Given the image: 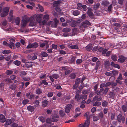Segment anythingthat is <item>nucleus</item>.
I'll return each mask as SVG.
<instances>
[{"mask_svg":"<svg viewBox=\"0 0 127 127\" xmlns=\"http://www.w3.org/2000/svg\"><path fill=\"white\" fill-rule=\"evenodd\" d=\"M27 19L28 22L35 21V22H38L40 24V14H35Z\"/></svg>","mask_w":127,"mask_h":127,"instance_id":"nucleus-1","label":"nucleus"},{"mask_svg":"<svg viewBox=\"0 0 127 127\" xmlns=\"http://www.w3.org/2000/svg\"><path fill=\"white\" fill-rule=\"evenodd\" d=\"M92 115H88L86 117L87 118V120H86L84 123V124H81L79 125V127H88L90 124V121L89 120L90 117L91 116H92Z\"/></svg>","mask_w":127,"mask_h":127,"instance_id":"nucleus-2","label":"nucleus"},{"mask_svg":"<svg viewBox=\"0 0 127 127\" xmlns=\"http://www.w3.org/2000/svg\"><path fill=\"white\" fill-rule=\"evenodd\" d=\"M53 21L54 22L52 21L49 22L48 23V25H51V27L52 28H56L59 21L56 18L54 19Z\"/></svg>","mask_w":127,"mask_h":127,"instance_id":"nucleus-3","label":"nucleus"},{"mask_svg":"<svg viewBox=\"0 0 127 127\" xmlns=\"http://www.w3.org/2000/svg\"><path fill=\"white\" fill-rule=\"evenodd\" d=\"M38 46V43L36 42H34L32 43H30L26 47L27 49L32 48H36Z\"/></svg>","mask_w":127,"mask_h":127,"instance_id":"nucleus-4","label":"nucleus"},{"mask_svg":"<svg viewBox=\"0 0 127 127\" xmlns=\"http://www.w3.org/2000/svg\"><path fill=\"white\" fill-rule=\"evenodd\" d=\"M117 120L119 122L122 121V122L124 123L125 121V118L124 116H123L121 114H119L118 115L117 117Z\"/></svg>","mask_w":127,"mask_h":127,"instance_id":"nucleus-5","label":"nucleus"},{"mask_svg":"<svg viewBox=\"0 0 127 127\" xmlns=\"http://www.w3.org/2000/svg\"><path fill=\"white\" fill-rule=\"evenodd\" d=\"M87 14L89 17L92 18H93L94 16V14L92 12V9L91 8L88 9L87 11Z\"/></svg>","mask_w":127,"mask_h":127,"instance_id":"nucleus-6","label":"nucleus"},{"mask_svg":"<svg viewBox=\"0 0 127 127\" xmlns=\"http://www.w3.org/2000/svg\"><path fill=\"white\" fill-rule=\"evenodd\" d=\"M28 21L27 19L26 20L24 19L21 22V26L22 28H24L26 26L27 24Z\"/></svg>","mask_w":127,"mask_h":127,"instance_id":"nucleus-7","label":"nucleus"},{"mask_svg":"<svg viewBox=\"0 0 127 127\" xmlns=\"http://www.w3.org/2000/svg\"><path fill=\"white\" fill-rule=\"evenodd\" d=\"M72 106V105L70 104H68L66 105L65 109V111L66 113H68L69 112Z\"/></svg>","mask_w":127,"mask_h":127,"instance_id":"nucleus-8","label":"nucleus"},{"mask_svg":"<svg viewBox=\"0 0 127 127\" xmlns=\"http://www.w3.org/2000/svg\"><path fill=\"white\" fill-rule=\"evenodd\" d=\"M121 108L124 112H127V102L124 104V105H122Z\"/></svg>","mask_w":127,"mask_h":127,"instance_id":"nucleus-9","label":"nucleus"},{"mask_svg":"<svg viewBox=\"0 0 127 127\" xmlns=\"http://www.w3.org/2000/svg\"><path fill=\"white\" fill-rule=\"evenodd\" d=\"M109 3L107 0H103L101 2V4L104 7H106L108 6Z\"/></svg>","mask_w":127,"mask_h":127,"instance_id":"nucleus-10","label":"nucleus"},{"mask_svg":"<svg viewBox=\"0 0 127 127\" xmlns=\"http://www.w3.org/2000/svg\"><path fill=\"white\" fill-rule=\"evenodd\" d=\"M59 116L58 115H55L53 116L52 118H51L52 122H56L58 121V120L56 118H58Z\"/></svg>","mask_w":127,"mask_h":127,"instance_id":"nucleus-11","label":"nucleus"},{"mask_svg":"<svg viewBox=\"0 0 127 127\" xmlns=\"http://www.w3.org/2000/svg\"><path fill=\"white\" fill-rule=\"evenodd\" d=\"M6 120L4 115L2 114L0 115V121L2 123L4 122Z\"/></svg>","mask_w":127,"mask_h":127,"instance_id":"nucleus-12","label":"nucleus"},{"mask_svg":"<svg viewBox=\"0 0 127 127\" xmlns=\"http://www.w3.org/2000/svg\"><path fill=\"white\" fill-rule=\"evenodd\" d=\"M86 25H88V26H90L91 25V23L88 20H86L82 24V26L83 27H87Z\"/></svg>","mask_w":127,"mask_h":127,"instance_id":"nucleus-13","label":"nucleus"},{"mask_svg":"<svg viewBox=\"0 0 127 127\" xmlns=\"http://www.w3.org/2000/svg\"><path fill=\"white\" fill-rule=\"evenodd\" d=\"M48 103V102L47 100H44L42 102V106L44 107H45L47 106Z\"/></svg>","mask_w":127,"mask_h":127,"instance_id":"nucleus-14","label":"nucleus"},{"mask_svg":"<svg viewBox=\"0 0 127 127\" xmlns=\"http://www.w3.org/2000/svg\"><path fill=\"white\" fill-rule=\"evenodd\" d=\"M121 57H120V58L118 60V61L120 63H123L124 62L127 58L124 56H121Z\"/></svg>","mask_w":127,"mask_h":127,"instance_id":"nucleus-15","label":"nucleus"},{"mask_svg":"<svg viewBox=\"0 0 127 127\" xmlns=\"http://www.w3.org/2000/svg\"><path fill=\"white\" fill-rule=\"evenodd\" d=\"M62 68L63 70L65 71V75H67L70 73V70L66 68L65 67H63Z\"/></svg>","mask_w":127,"mask_h":127,"instance_id":"nucleus-16","label":"nucleus"},{"mask_svg":"<svg viewBox=\"0 0 127 127\" xmlns=\"http://www.w3.org/2000/svg\"><path fill=\"white\" fill-rule=\"evenodd\" d=\"M42 14H40V25H48V23H47V20L44 19L42 21V22H41V17H40L41 15Z\"/></svg>","mask_w":127,"mask_h":127,"instance_id":"nucleus-17","label":"nucleus"},{"mask_svg":"<svg viewBox=\"0 0 127 127\" xmlns=\"http://www.w3.org/2000/svg\"><path fill=\"white\" fill-rule=\"evenodd\" d=\"M9 47L11 48H13V49H15L16 48L15 46V44L14 43L11 42L10 44H8V45Z\"/></svg>","mask_w":127,"mask_h":127,"instance_id":"nucleus-18","label":"nucleus"},{"mask_svg":"<svg viewBox=\"0 0 127 127\" xmlns=\"http://www.w3.org/2000/svg\"><path fill=\"white\" fill-rule=\"evenodd\" d=\"M27 108L28 110L32 112L34 110V106L29 105L27 106Z\"/></svg>","mask_w":127,"mask_h":127,"instance_id":"nucleus-19","label":"nucleus"},{"mask_svg":"<svg viewBox=\"0 0 127 127\" xmlns=\"http://www.w3.org/2000/svg\"><path fill=\"white\" fill-rule=\"evenodd\" d=\"M75 98L77 101H79L81 100L82 98L81 95L80 96L79 95H76L75 97Z\"/></svg>","mask_w":127,"mask_h":127,"instance_id":"nucleus-20","label":"nucleus"},{"mask_svg":"<svg viewBox=\"0 0 127 127\" xmlns=\"http://www.w3.org/2000/svg\"><path fill=\"white\" fill-rule=\"evenodd\" d=\"M25 66L27 68L31 67L32 66V62H26Z\"/></svg>","mask_w":127,"mask_h":127,"instance_id":"nucleus-21","label":"nucleus"},{"mask_svg":"<svg viewBox=\"0 0 127 127\" xmlns=\"http://www.w3.org/2000/svg\"><path fill=\"white\" fill-rule=\"evenodd\" d=\"M100 62L99 61H97L96 62V65L95 68V69L97 70L99 67L100 65Z\"/></svg>","mask_w":127,"mask_h":127,"instance_id":"nucleus-22","label":"nucleus"},{"mask_svg":"<svg viewBox=\"0 0 127 127\" xmlns=\"http://www.w3.org/2000/svg\"><path fill=\"white\" fill-rule=\"evenodd\" d=\"M20 21V19L19 17H17L15 19V22L16 24L17 25L19 24Z\"/></svg>","mask_w":127,"mask_h":127,"instance_id":"nucleus-23","label":"nucleus"},{"mask_svg":"<svg viewBox=\"0 0 127 127\" xmlns=\"http://www.w3.org/2000/svg\"><path fill=\"white\" fill-rule=\"evenodd\" d=\"M71 29L70 28H64L63 30V31L64 32H68L70 31Z\"/></svg>","mask_w":127,"mask_h":127,"instance_id":"nucleus-24","label":"nucleus"},{"mask_svg":"<svg viewBox=\"0 0 127 127\" xmlns=\"http://www.w3.org/2000/svg\"><path fill=\"white\" fill-rule=\"evenodd\" d=\"M30 23L29 24V25L30 26H35L36 24V23H38V22H36L35 21H30Z\"/></svg>","mask_w":127,"mask_h":127,"instance_id":"nucleus-25","label":"nucleus"},{"mask_svg":"<svg viewBox=\"0 0 127 127\" xmlns=\"http://www.w3.org/2000/svg\"><path fill=\"white\" fill-rule=\"evenodd\" d=\"M122 47V46H121L120 43H117V44L114 46V49H116L117 48H120Z\"/></svg>","mask_w":127,"mask_h":127,"instance_id":"nucleus-26","label":"nucleus"},{"mask_svg":"<svg viewBox=\"0 0 127 127\" xmlns=\"http://www.w3.org/2000/svg\"><path fill=\"white\" fill-rule=\"evenodd\" d=\"M80 14V11L78 10H76L73 11V15L77 16L78 15Z\"/></svg>","mask_w":127,"mask_h":127,"instance_id":"nucleus-27","label":"nucleus"},{"mask_svg":"<svg viewBox=\"0 0 127 127\" xmlns=\"http://www.w3.org/2000/svg\"><path fill=\"white\" fill-rule=\"evenodd\" d=\"M42 84H44L45 85H47L48 84V83L46 82V80H43L41 82L40 81V85Z\"/></svg>","mask_w":127,"mask_h":127,"instance_id":"nucleus-28","label":"nucleus"},{"mask_svg":"<svg viewBox=\"0 0 127 127\" xmlns=\"http://www.w3.org/2000/svg\"><path fill=\"white\" fill-rule=\"evenodd\" d=\"M9 9V7H6L3 8V11L5 12V13H7V14H8Z\"/></svg>","mask_w":127,"mask_h":127,"instance_id":"nucleus-29","label":"nucleus"},{"mask_svg":"<svg viewBox=\"0 0 127 127\" xmlns=\"http://www.w3.org/2000/svg\"><path fill=\"white\" fill-rule=\"evenodd\" d=\"M75 57H73L71 58L70 60H69L68 61V62L72 63H73L75 60Z\"/></svg>","mask_w":127,"mask_h":127,"instance_id":"nucleus-30","label":"nucleus"},{"mask_svg":"<svg viewBox=\"0 0 127 127\" xmlns=\"http://www.w3.org/2000/svg\"><path fill=\"white\" fill-rule=\"evenodd\" d=\"M100 6V4L99 3H97L95 5H93V8L95 10H96L99 6Z\"/></svg>","mask_w":127,"mask_h":127,"instance_id":"nucleus-31","label":"nucleus"},{"mask_svg":"<svg viewBox=\"0 0 127 127\" xmlns=\"http://www.w3.org/2000/svg\"><path fill=\"white\" fill-rule=\"evenodd\" d=\"M11 52L10 50H5L2 51V53L3 54H6L10 53Z\"/></svg>","mask_w":127,"mask_h":127,"instance_id":"nucleus-32","label":"nucleus"},{"mask_svg":"<svg viewBox=\"0 0 127 127\" xmlns=\"http://www.w3.org/2000/svg\"><path fill=\"white\" fill-rule=\"evenodd\" d=\"M70 47L72 49H78L79 48L77 45H71Z\"/></svg>","mask_w":127,"mask_h":127,"instance_id":"nucleus-33","label":"nucleus"},{"mask_svg":"<svg viewBox=\"0 0 127 127\" xmlns=\"http://www.w3.org/2000/svg\"><path fill=\"white\" fill-rule=\"evenodd\" d=\"M77 22L76 21H72L70 24L71 26L73 27H75L76 24Z\"/></svg>","mask_w":127,"mask_h":127,"instance_id":"nucleus-34","label":"nucleus"},{"mask_svg":"<svg viewBox=\"0 0 127 127\" xmlns=\"http://www.w3.org/2000/svg\"><path fill=\"white\" fill-rule=\"evenodd\" d=\"M11 120L10 119H7L6 122V124L7 125H10L11 123Z\"/></svg>","mask_w":127,"mask_h":127,"instance_id":"nucleus-35","label":"nucleus"},{"mask_svg":"<svg viewBox=\"0 0 127 127\" xmlns=\"http://www.w3.org/2000/svg\"><path fill=\"white\" fill-rule=\"evenodd\" d=\"M109 89V88L108 87L104 89V91L103 92V94L106 95L107 93V92L108 91Z\"/></svg>","mask_w":127,"mask_h":127,"instance_id":"nucleus-36","label":"nucleus"},{"mask_svg":"<svg viewBox=\"0 0 127 127\" xmlns=\"http://www.w3.org/2000/svg\"><path fill=\"white\" fill-rule=\"evenodd\" d=\"M13 63L16 65L19 66L20 64L21 63L20 61L16 60L13 62Z\"/></svg>","mask_w":127,"mask_h":127,"instance_id":"nucleus-37","label":"nucleus"},{"mask_svg":"<svg viewBox=\"0 0 127 127\" xmlns=\"http://www.w3.org/2000/svg\"><path fill=\"white\" fill-rule=\"evenodd\" d=\"M60 0L55 1L54 2V4H53V5L55 7L57 5V4H60Z\"/></svg>","mask_w":127,"mask_h":127,"instance_id":"nucleus-38","label":"nucleus"},{"mask_svg":"<svg viewBox=\"0 0 127 127\" xmlns=\"http://www.w3.org/2000/svg\"><path fill=\"white\" fill-rule=\"evenodd\" d=\"M52 76L53 78L55 79H57L59 77V75L58 74H53Z\"/></svg>","mask_w":127,"mask_h":127,"instance_id":"nucleus-39","label":"nucleus"},{"mask_svg":"<svg viewBox=\"0 0 127 127\" xmlns=\"http://www.w3.org/2000/svg\"><path fill=\"white\" fill-rule=\"evenodd\" d=\"M8 14L7 13H5L3 11L1 14V16L2 17H4L7 16Z\"/></svg>","mask_w":127,"mask_h":127,"instance_id":"nucleus-40","label":"nucleus"},{"mask_svg":"<svg viewBox=\"0 0 127 127\" xmlns=\"http://www.w3.org/2000/svg\"><path fill=\"white\" fill-rule=\"evenodd\" d=\"M76 75L74 73H72L70 75V77L71 79H73L75 78Z\"/></svg>","mask_w":127,"mask_h":127,"instance_id":"nucleus-41","label":"nucleus"},{"mask_svg":"<svg viewBox=\"0 0 127 127\" xmlns=\"http://www.w3.org/2000/svg\"><path fill=\"white\" fill-rule=\"evenodd\" d=\"M39 101L38 100L35 101L34 103V106H35L37 107L39 105Z\"/></svg>","mask_w":127,"mask_h":127,"instance_id":"nucleus-42","label":"nucleus"},{"mask_svg":"<svg viewBox=\"0 0 127 127\" xmlns=\"http://www.w3.org/2000/svg\"><path fill=\"white\" fill-rule=\"evenodd\" d=\"M6 73L7 75H10L12 74L13 71L11 70H7L6 71Z\"/></svg>","mask_w":127,"mask_h":127,"instance_id":"nucleus-43","label":"nucleus"},{"mask_svg":"<svg viewBox=\"0 0 127 127\" xmlns=\"http://www.w3.org/2000/svg\"><path fill=\"white\" fill-rule=\"evenodd\" d=\"M101 104V102H98L96 101L95 103L93 104V106H99Z\"/></svg>","mask_w":127,"mask_h":127,"instance_id":"nucleus-44","label":"nucleus"},{"mask_svg":"<svg viewBox=\"0 0 127 127\" xmlns=\"http://www.w3.org/2000/svg\"><path fill=\"white\" fill-rule=\"evenodd\" d=\"M80 81V78L77 79L75 81V84L78 85H79V82Z\"/></svg>","mask_w":127,"mask_h":127,"instance_id":"nucleus-45","label":"nucleus"},{"mask_svg":"<svg viewBox=\"0 0 127 127\" xmlns=\"http://www.w3.org/2000/svg\"><path fill=\"white\" fill-rule=\"evenodd\" d=\"M109 97L113 98L114 97L115 95L112 92H110L109 93Z\"/></svg>","mask_w":127,"mask_h":127,"instance_id":"nucleus-46","label":"nucleus"},{"mask_svg":"<svg viewBox=\"0 0 127 127\" xmlns=\"http://www.w3.org/2000/svg\"><path fill=\"white\" fill-rule=\"evenodd\" d=\"M60 114L62 117H63L64 116L65 113L64 112L63 110H60L59 112Z\"/></svg>","mask_w":127,"mask_h":127,"instance_id":"nucleus-47","label":"nucleus"},{"mask_svg":"<svg viewBox=\"0 0 127 127\" xmlns=\"http://www.w3.org/2000/svg\"><path fill=\"white\" fill-rule=\"evenodd\" d=\"M108 102L106 101H104L102 103V105L103 107H106L108 105Z\"/></svg>","mask_w":127,"mask_h":127,"instance_id":"nucleus-48","label":"nucleus"},{"mask_svg":"<svg viewBox=\"0 0 127 127\" xmlns=\"http://www.w3.org/2000/svg\"><path fill=\"white\" fill-rule=\"evenodd\" d=\"M46 74L45 73L41 74L40 75V79H43L46 78Z\"/></svg>","mask_w":127,"mask_h":127,"instance_id":"nucleus-49","label":"nucleus"},{"mask_svg":"<svg viewBox=\"0 0 127 127\" xmlns=\"http://www.w3.org/2000/svg\"><path fill=\"white\" fill-rule=\"evenodd\" d=\"M49 18V16L48 14L44 15L43 17V19L47 20Z\"/></svg>","mask_w":127,"mask_h":127,"instance_id":"nucleus-50","label":"nucleus"},{"mask_svg":"<svg viewBox=\"0 0 127 127\" xmlns=\"http://www.w3.org/2000/svg\"><path fill=\"white\" fill-rule=\"evenodd\" d=\"M99 117L97 116H95L93 117V119L94 121H96L99 120Z\"/></svg>","mask_w":127,"mask_h":127,"instance_id":"nucleus-51","label":"nucleus"},{"mask_svg":"<svg viewBox=\"0 0 127 127\" xmlns=\"http://www.w3.org/2000/svg\"><path fill=\"white\" fill-rule=\"evenodd\" d=\"M98 117L101 118H103V114L102 112H100V113L98 114Z\"/></svg>","mask_w":127,"mask_h":127,"instance_id":"nucleus-52","label":"nucleus"},{"mask_svg":"<svg viewBox=\"0 0 127 127\" xmlns=\"http://www.w3.org/2000/svg\"><path fill=\"white\" fill-rule=\"evenodd\" d=\"M81 99H84L86 100L87 98V95H81Z\"/></svg>","mask_w":127,"mask_h":127,"instance_id":"nucleus-53","label":"nucleus"},{"mask_svg":"<svg viewBox=\"0 0 127 127\" xmlns=\"http://www.w3.org/2000/svg\"><path fill=\"white\" fill-rule=\"evenodd\" d=\"M111 58L113 61H116L117 60V58L116 56H112Z\"/></svg>","mask_w":127,"mask_h":127,"instance_id":"nucleus-54","label":"nucleus"},{"mask_svg":"<svg viewBox=\"0 0 127 127\" xmlns=\"http://www.w3.org/2000/svg\"><path fill=\"white\" fill-rule=\"evenodd\" d=\"M112 73L113 75L116 76L118 74V72L116 70H113L112 71Z\"/></svg>","mask_w":127,"mask_h":127,"instance_id":"nucleus-55","label":"nucleus"},{"mask_svg":"<svg viewBox=\"0 0 127 127\" xmlns=\"http://www.w3.org/2000/svg\"><path fill=\"white\" fill-rule=\"evenodd\" d=\"M53 95V93L52 92L48 93L47 94V96L49 97H52Z\"/></svg>","mask_w":127,"mask_h":127,"instance_id":"nucleus-56","label":"nucleus"},{"mask_svg":"<svg viewBox=\"0 0 127 127\" xmlns=\"http://www.w3.org/2000/svg\"><path fill=\"white\" fill-rule=\"evenodd\" d=\"M112 7V4H111L108 6L107 9L109 12H110L111 11Z\"/></svg>","mask_w":127,"mask_h":127,"instance_id":"nucleus-57","label":"nucleus"},{"mask_svg":"<svg viewBox=\"0 0 127 127\" xmlns=\"http://www.w3.org/2000/svg\"><path fill=\"white\" fill-rule=\"evenodd\" d=\"M88 93V90H83L82 91V93L84 95L87 94Z\"/></svg>","mask_w":127,"mask_h":127,"instance_id":"nucleus-58","label":"nucleus"},{"mask_svg":"<svg viewBox=\"0 0 127 127\" xmlns=\"http://www.w3.org/2000/svg\"><path fill=\"white\" fill-rule=\"evenodd\" d=\"M29 102V100L28 99H25L23 100L22 103L23 104L25 105L27 104Z\"/></svg>","mask_w":127,"mask_h":127,"instance_id":"nucleus-59","label":"nucleus"},{"mask_svg":"<svg viewBox=\"0 0 127 127\" xmlns=\"http://www.w3.org/2000/svg\"><path fill=\"white\" fill-rule=\"evenodd\" d=\"M108 49H105L103 50L102 52V55H105L106 54V52L107 51Z\"/></svg>","mask_w":127,"mask_h":127,"instance_id":"nucleus-60","label":"nucleus"},{"mask_svg":"<svg viewBox=\"0 0 127 127\" xmlns=\"http://www.w3.org/2000/svg\"><path fill=\"white\" fill-rule=\"evenodd\" d=\"M46 122L47 123L50 124L52 121L51 119L50 118H48L46 120Z\"/></svg>","mask_w":127,"mask_h":127,"instance_id":"nucleus-61","label":"nucleus"},{"mask_svg":"<svg viewBox=\"0 0 127 127\" xmlns=\"http://www.w3.org/2000/svg\"><path fill=\"white\" fill-rule=\"evenodd\" d=\"M40 121L43 123L45 121V118L42 116L40 117Z\"/></svg>","mask_w":127,"mask_h":127,"instance_id":"nucleus-62","label":"nucleus"},{"mask_svg":"<svg viewBox=\"0 0 127 127\" xmlns=\"http://www.w3.org/2000/svg\"><path fill=\"white\" fill-rule=\"evenodd\" d=\"M26 72L24 71H21L20 72V75H26Z\"/></svg>","mask_w":127,"mask_h":127,"instance_id":"nucleus-63","label":"nucleus"},{"mask_svg":"<svg viewBox=\"0 0 127 127\" xmlns=\"http://www.w3.org/2000/svg\"><path fill=\"white\" fill-rule=\"evenodd\" d=\"M105 65L106 66H108L109 65L110 63L108 60L105 61H104Z\"/></svg>","mask_w":127,"mask_h":127,"instance_id":"nucleus-64","label":"nucleus"}]
</instances>
